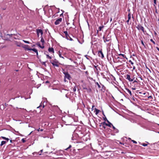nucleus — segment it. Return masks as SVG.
Here are the masks:
<instances>
[{
  "mask_svg": "<svg viewBox=\"0 0 159 159\" xmlns=\"http://www.w3.org/2000/svg\"><path fill=\"white\" fill-rule=\"evenodd\" d=\"M67 121H65L64 122V123L66 124V125H71L74 121L73 118L71 117L68 116L67 118Z\"/></svg>",
  "mask_w": 159,
  "mask_h": 159,
  "instance_id": "nucleus-1",
  "label": "nucleus"
},
{
  "mask_svg": "<svg viewBox=\"0 0 159 159\" xmlns=\"http://www.w3.org/2000/svg\"><path fill=\"white\" fill-rule=\"evenodd\" d=\"M64 74L65 75L64 77L65 79H67L69 80H70L71 78L70 75L67 72H63Z\"/></svg>",
  "mask_w": 159,
  "mask_h": 159,
  "instance_id": "nucleus-2",
  "label": "nucleus"
},
{
  "mask_svg": "<svg viewBox=\"0 0 159 159\" xmlns=\"http://www.w3.org/2000/svg\"><path fill=\"white\" fill-rule=\"evenodd\" d=\"M64 33L65 34L66 38L67 39L70 41H72L73 39L69 36L68 34V32L67 31H64Z\"/></svg>",
  "mask_w": 159,
  "mask_h": 159,
  "instance_id": "nucleus-3",
  "label": "nucleus"
},
{
  "mask_svg": "<svg viewBox=\"0 0 159 159\" xmlns=\"http://www.w3.org/2000/svg\"><path fill=\"white\" fill-rule=\"evenodd\" d=\"M25 49L27 50L28 51H33L34 52L36 53V55L37 56L38 55V50L36 49L35 48H25Z\"/></svg>",
  "mask_w": 159,
  "mask_h": 159,
  "instance_id": "nucleus-4",
  "label": "nucleus"
},
{
  "mask_svg": "<svg viewBox=\"0 0 159 159\" xmlns=\"http://www.w3.org/2000/svg\"><path fill=\"white\" fill-rule=\"evenodd\" d=\"M50 62L52 64V65L54 66H56L57 67H58L59 66V65L58 64V62L55 61H50Z\"/></svg>",
  "mask_w": 159,
  "mask_h": 159,
  "instance_id": "nucleus-5",
  "label": "nucleus"
},
{
  "mask_svg": "<svg viewBox=\"0 0 159 159\" xmlns=\"http://www.w3.org/2000/svg\"><path fill=\"white\" fill-rule=\"evenodd\" d=\"M111 36H108V35L106 38H105L104 36H103V38L104 41L105 43L106 42H108L110 41L111 40Z\"/></svg>",
  "mask_w": 159,
  "mask_h": 159,
  "instance_id": "nucleus-6",
  "label": "nucleus"
},
{
  "mask_svg": "<svg viewBox=\"0 0 159 159\" xmlns=\"http://www.w3.org/2000/svg\"><path fill=\"white\" fill-rule=\"evenodd\" d=\"M136 28L139 30H141L143 31V32L144 33V27L141 26L140 25H137V26L136 27Z\"/></svg>",
  "mask_w": 159,
  "mask_h": 159,
  "instance_id": "nucleus-7",
  "label": "nucleus"
},
{
  "mask_svg": "<svg viewBox=\"0 0 159 159\" xmlns=\"http://www.w3.org/2000/svg\"><path fill=\"white\" fill-rule=\"evenodd\" d=\"M83 89L86 90L87 92L88 93H90L92 92V89L89 87L88 88L84 87H83Z\"/></svg>",
  "mask_w": 159,
  "mask_h": 159,
  "instance_id": "nucleus-8",
  "label": "nucleus"
},
{
  "mask_svg": "<svg viewBox=\"0 0 159 159\" xmlns=\"http://www.w3.org/2000/svg\"><path fill=\"white\" fill-rule=\"evenodd\" d=\"M62 19L61 18H59L57 19L55 21L54 24L55 25H58L60 24V23L61 22Z\"/></svg>",
  "mask_w": 159,
  "mask_h": 159,
  "instance_id": "nucleus-9",
  "label": "nucleus"
},
{
  "mask_svg": "<svg viewBox=\"0 0 159 159\" xmlns=\"http://www.w3.org/2000/svg\"><path fill=\"white\" fill-rule=\"evenodd\" d=\"M98 53V56L101 57L102 58H103L104 57V55L102 51H99Z\"/></svg>",
  "mask_w": 159,
  "mask_h": 159,
  "instance_id": "nucleus-10",
  "label": "nucleus"
},
{
  "mask_svg": "<svg viewBox=\"0 0 159 159\" xmlns=\"http://www.w3.org/2000/svg\"><path fill=\"white\" fill-rule=\"evenodd\" d=\"M125 92L127 93V94H129L131 96H132V93L131 91L129 89H125Z\"/></svg>",
  "mask_w": 159,
  "mask_h": 159,
  "instance_id": "nucleus-11",
  "label": "nucleus"
},
{
  "mask_svg": "<svg viewBox=\"0 0 159 159\" xmlns=\"http://www.w3.org/2000/svg\"><path fill=\"white\" fill-rule=\"evenodd\" d=\"M36 32H37V33H38H38H39V34L40 33L42 36V35L43 34V31L41 29H37L36 30Z\"/></svg>",
  "mask_w": 159,
  "mask_h": 159,
  "instance_id": "nucleus-12",
  "label": "nucleus"
},
{
  "mask_svg": "<svg viewBox=\"0 0 159 159\" xmlns=\"http://www.w3.org/2000/svg\"><path fill=\"white\" fill-rule=\"evenodd\" d=\"M127 79L129 80V81L130 82H132L133 81L134 79H132L130 78V75H127V77L126 78Z\"/></svg>",
  "mask_w": 159,
  "mask_h": 159,
  "instance_id": "nucleus-13",
  "label": "nucleus"
},
{
  "mask_svg": "<svg viewBox=\"0 0 159 159\" xmlns=\"http://www.w3.org/2000/svg\"><path fill=\"white\" fill-rule=\"evenodd\" d=\"M48 51L50 52L54 53V52L53 48H49L48 49Z\"/></svg>",
  "mask_w": 159,
  "mask_h": 159,
  "instance_id": "nucleus-14",
  "label": "nucleus"
},
{
  "mask_svg": "<svg viewBox=\"0 0 159 159\" xmlns=\"http://www.w3.org/2000/svg\"><path fill=\"white\" fill-rule=\"evenodd\" d=\"M133 100H134V102H136V101H138L137 98H135V97H134L133 98ZM131 102L132 103H133L134 105H135V103H134V102H133L132 101H131Z\"/></svg>",
  "mask_w": 159,
  "mask_h": 159,
  "instance_id": "nucleus-15",
  "label": "nucleus"
},
{
  "mask_svg": "<svg viewBox=\"0 0 159 159\" xmlns=\"http://www.w3.org/2000/svg\"><path fill=\"white\" fill-rule=\"evenodd\" d=\"M46 53H48V52H44V54L46 55L47 56V58L48 59H52V57L51 56H49L48 54H46Z\"/></svg>",
  "mask_w": 159,
  "mask_h": 159,
  "instance_id": "nucleus-16",
  "label": "nucleus"
},
{
  "mask_svg": "<svg viewBox=\"0 0 159 159\" xmlns=\"http://www.w3.org/2000/svg\"><path fill=\"white\" fill-rule=\"evenodd\" d=\"M100 84L102 86V89H101L102 90L104 91L105 90L106 88L105 87V86L103 84H102L101 83H100Z\"/></svg>",
  "mask_w": 159,
  "mask_h": 159,
  "instance_id": "nucleus-17",
  "label": "nucleus"
},
{
  "mask_svg": "<svg viewBox=\"0 0 159 159\" xmlns=\"http://www.w3.org/2000/svg\"><path fill=\"white\" fill-rule=\"evenodd\" d=\"M41 107H42V108H43L44 107V105L43 104L42 102L40 104V105H39V106L38 107H37V108H41Z\"/></svg>",
  "mask_w": 159,
  "mask_h": 159,
  "instance_id": "nucleus-18",
  "label": "nucleus"
},
{
  "mask_svg": "<svg viewBox=\"0 0 159 159\" xmlns=\"http://www.w3.org/2000/svg\"><path fill=\"white\" fill-rule=\"evenodd\" d=\"M100 126L101 127V128H104V129H106V127L105 126L102 124V123H101L100 125Z\"/></svg>",
  "mask_w": 159,
  "mask_h": 159,
  "instance_id": "nucleus-19",
  "label": "nucleus"
},
{
  "mask_svg": "<svg viewBox=\"0 0 159 159\" xmlns=\"http://www.w3.org/2000/svg\"><path fill=\"white\" fill-rule=\"evenodd\" d=\"M57 111L59 115H60L61 112V111L59 109V107H58L57 106Z\"/></svg>",
  "mask_w": 159,
  "mask_h": 159,
  "instance_id": "nucleus-20",
  "label": "nucleus"
},
{
  "mask_svg": "<svg viewBox=\"0 0 159 159\" xmlns=\"http://www.w3.org/2000/svg\"><path fill=\"white\" fill-rule=\"evenodd\" d=\"M41 42L42 43L43 45L44 43V41L43 37L41 36Z\"/></svg>",
  "mask_w": 159,
  "mask_h": 159,
  "instance_id": "nucleus-21",
  "label": "nucleus"
},
{
  "mask_svg": "<svg viewBox=\"0 0 159 159\" xmlns=\"http://www.w3.org/2000/svg\"><path fill=\"white\" fill-rule=\"evenodd\" d=\"M6 143V141H2L1 142V143L0 144V146H2V145H3L4 144H5Z\"/></svg>",
  "mask_w": 159,
  "mask_h": 159,
  "instance_id": "nucleus-22",
  "label": "nucleus"
},
{
  "mask_svg": "<svg viewBox=\"0 0 159 159\" xmlns=\"http://www.w3.org/2000/svg\"><path fill=\"white\" fill-rule=\"evenodd\" d=\"M108 124H107V126H108L110 127H111V126L112 125V124L109 121V122H107Z\"/></svg>",
  "mask_w": 159,
  "mask_h": 159,
  "instance_id": "nucleus-23",
  "label": "nucleus"
},
{
  "mask_svg": "<svg viewBox=\"0 0 159 159\" xmlns=\"http://www.w3.org/2000/svg\"><path fill=\"white\" fill-rule=\"evenodd\" d=\"M95 114L97 115L99 113L100 111L98 109L96 108H95Z\"/></svg>",
  "mask_w": 159,
  "mask_h": 159,
  "instance_id": "nucleus-24",
  "label": "nucleus"
},
{
  "mask_svg": "<svg viewBox=\"0 0 159 159\" xmlns=\"http://www.w3.org/2000/svg\"><path fill=\"white\" fill-rule=\"evenodd\" d=\"M12 34H7L6 36L7 37L8 36L9 37H7V39H6L8 40L9 39V38H10L11 37H12Z\"/></svg>",
  "mask_w": 159,
  "mask_h": 159,
  "instance_id": "nucleus-25",
  "label": "nucleus"
},
{
  "mask_svg": "<svg viewBox=\"0 0 159 159\" xmlns=\"http://www.w3.org/2000/svg\"><path fill=\"white\" fill-rule=\"evenodd\" d=\"M40 61L41 63V64H42V65H44L45 67H46L47 66V65L46 64V62H45L41 61Z\"/></svg>",
  "mask_w": 159,
  "mask_h": 159,
  "instance_id": "nucleus-26",
  "label": "nucleus"
},
{
  "mask_svg": "<svg viewBox=\"0 0 159 159\" xmlns=\"http://www.w3.org/2000/svg\"><path fill=\"white\" fill-rule=\"evenodd\" d=\"M139 143L141 145H143V146L145 147L147 146V144L144 143H141L140 142H139Z\"/></svg>",
  "mask_w": 159,
  "mask_h": 159,
  "instance_id": "nucleus-27",
  "label": "nucleus"
},
{
  "mask_svg": "<svg viewBox=\"0 0 159 159\" xmlns=\"http://www.w3.org/2000/svg\"><path fill=\"white\" fill-rule=\"evenodd\" d=\"M2 138L3 139L7 140V142L9 140V139L8 138H7L4 137H2Z\"/></svg>",
  "mask_w": 159,
  "mask_h": 159,
  "instance_id": "nucleus-28",
  "label": "nucleus"
},
{
  "mask_svg": "<svg viewBox=\"0 0 159 159\" xmlns=\"http://www.w3.org/2000/svg\"><path fill=\"white\" fill-rule=\"evenodd\" d=\"M58 54H59V57H61L63 59H64V58L62 56H61V52L59 51L58 52Z\"/></svg>",
  "mask_w": 159,
  "mask_h": 159,
  "instance_id": "nucleus-29",
  "label": "nucleus"
},
{
  "mask_svg": "<svg viewBox=\"0 0 159 159\" xmlns=\"http://www.w3.org/2000/svg\"><path fill=\"white\" fill-rule=\"evenodd\" d=\"M119 56H122L123 57L125 58L126 59H127V58L126 57V56L124 54H119Z\"/></svg>",
  "mask_w": 159,
  "mask_h": 159,
  "instance_id": "nucleus-30",
  "label": "nucleus"
},
{
  "mask_svg": "<svg viewBox=\"0 0 159 159\" xmlns=\"http://www.w3.org/2000/svg\"><path fill=\"white\" fill-rule=\"evenodd\" d=\"M131 14L130 13H129L128 14V19L129 20H130V19H131Z\"/></svg>",
  "mask_w": 159,
  "mask_h": 159,
  "instance_id": "nucleus-31",
  "label": "nucleus"
},
{
  "mask_svg": "<svg viewBox=\"0 0 159 159\" xmlns=\"http://www.w3.org/2000/svg\"><path fill=\"white\" fill-rule=\"evenodd\" d=\"M95 84L97 85L98 87V88L100 89L101 88V87L100 85L98 84V82H96L95 83Z\"/></svg>",
  "mask_w": 159,
  "mask_h": 159,
  "instance_id": "nucleus-32",
  "label": "nucleus"
},
{
  "mask_svg": "<svg viewBox=\"0 0 159 159\" xmlns=\"http://www.w3.org/2000/svg\"><path fill=\"white\" fill-rule=\"evenodd\" d=\"M33 154L35 157H36L37 155H38V152H33Z\"/></svg>",
  "mask_w": 159,
  "mask_h": 159,
  "instance_id": "nucleus-33",
  "label": "nucleus"
},
{
  "mask_svg": "<svg viewBox=\"0 0 159 159\" xmlns=\"http://www.w3.org/2000/svg\"><path fill=\"white\" fill-rule=\"evenodd\" d=\"M23 41L25 43H28V44H29L30 43V42L28 41H26V40H23Z\"/></svg>",
  "mask_w": 159,
  "mask_h": 159,
  "instance_id": "nucleus-34",
  "label": "nucleus"
},
{
  "mask_svg": "<svg viewBox=\"0 0 159 159\" xmlns=\"http://www.w3.org/2000/svg\"><path fill=\"white\" fill-rule=\"evenodd\" d=\"M103 26H100L99 27V31H101V30L103 28Z\"/></svg>",
  "mask_w": 159,
  "mask_h": 159,
  "instance_id": "nucleus-35",
  "label": "nucleus"
},
{
  "mask_svg": "<svg viewBox=\"0 0 159 159\" xmlns=\"http://www.w3.org/2000/svg\"><path fill=\"white\" fill-rule=\"evenodd\" d=\"M103 120L105 121H107V122H109V121L107 120V118L105 117L104 118H103Z\"/></svg>",
  "mask_w": 159,
  "mask_h": 159,
  "instance_id": "nucleus-36",
  "label": "nucleus"
},
{
  "mask_svg": "<svg viewBox=\"0 0 159 159\" xmlns=\"http://www.w3.org/2000/svg\"><path fill=\"white\" fill-rule=\"evenodd\" d=\"M150 41L151 42H152L154 44H155V42L152 39H150Z\"/></svg>",
  "mask_w": 159,
  "mask_h": 159,
  "instance_id": "nucleus-37",
  "label": "nucleus"
},
{
  "mask_svg": "<svg viewBox=\"0 0 159 159\" xmlns=\"http://www.w3.org/2000/svg\"><path fill=\"white\" fill-rule=\"evenodd\" d=\"M111 126H112L113 129H114V132L115 133V129L116 128L113 125Z\"/></svg>",
  "mask_w": 159,
  "mask_h": 159,
  "instance_id": "nucleus-38",
  "label": "nucleus"
},
{
  "mask_svg": "<svg viewBox=\"0 0 159 159\" xmlns=\"http://www.w3.org/2000/svg\"><path fill=\"white\" fill-rule=\"evenodd\" d=\"M71 145H70L69 146V147L68 148H66V149H65V150H67L68 149H69L70 148H71Z\"/></svg>",
  "mask_w": 159,
  "mask_h": 159,
  "instance_id": "nucleus-39",
  "label": "nucleus"
},
{
  "mask_svg": "<svg viewBox=\"0 0 159 159\" xmlns=\"http://www.w3.org/2000/svg\"><path fill=\"white\" fill-rule=\"evenodd\" d=\"M102 124H103V125H104L105 126V125H106L107 126V124L106 123L105 121L104 122H103L102 123H101Z\"/></svg>",
  "mask_w": 159,
  "mask_h": 159,
  "instance_id": "nucleus-40",
  "label": "nucleus"
},
{
  "mask_svg": "<svg viewBox=\"0 0 159 159\" xmlns=\"http://www.w3.org/2000/svg\"><path fill=\"white\" fill-rule=\"evenodd\" d=\"M153 1H154V6L156 7L155 4H156L157 1H156V0H153Z\"/></svg>",
  "mask_w": 159,
  "mask_h": 159,
  "instance_id": "nucleus-41",
  "label": "nucleus"
},
{
  "mask_svg": "<svg viewBox=\"0 0 159 159\" xmlns=\"http://www.w3.org/2000/svg\"><path fill=\"white\" fill-rule=\"evenodd\" d=\"M141 42L143 46L144 47H145V44H144L142 40H141Z\"/></svg>",
  "mask_w": 159,
  "mask_h": 159,
  "instance_id": "nucleus-42",
  "label": "nucleus"
},
{
  "mask_svg": "<svg viewBox=\"0 0 159 159\" xmlns=\"http://www.w3.org/2000/svg\"><path fill=\"white\" fill-rule=\"evenodd\" d=\"M129 62L131 63V64L132 65H133L134 64V63L131 60H129Z\"/></svg>",
  "mask_w": 159,
  "mask_h": 159,
  "instance_id": "nucleus-43",
  "label": "nucleus"
},
{
  "mask_svg": "<svg viewBox=\"0 0 159 159\" xmlns=\"http://www.w3.org/2000/svg\"><path fill=\"white\" fill-rule=\"evenodd\" d=\"M21 141L23 142V143H25V142L26 141L25 140V139H21Z\"/></svg>",
  "mask_w": 159,
  "mask_h": 159,
  "instance_id": "nucleus-44",
  "label": "nucleus"
},
{
  "mask_svg": "<svg viewBox=\"0 0 159 159\" xmlns=\"http://www.w3.org/2000/svg\"><path fill=\"white\" fill-rule=\"evenodd\" d=\"M37 45H38L39 48L40 46H41L40 44L39 43H38L36 44Z\"/></svg>",
  "mask_w": 159,
  "mask_h": 159,
  "instance_id": "nucleus-45",
  "label": "nucleus"
},
{
  "mask_svg": "<svg viewBox=\"0 0 159 159\" xmlns=\"http://www.w3.org/2000/svg\"><path fill=\"white\" fill-rule=\"evenodd\" d=\"M119 132V130L117 129H115V133H118Z\"/></svg>",
  "mask_w": 159,
  "mask_h": 159,
  "instance_id": "nucleus-46",
  "label": "nucleus"
},
{
  "mask_svg": "<svg viewBox=\"0 0 159 159\" xmlns=\"http://www.w3.org/2000/svg\"><path fill=\"white\" fill-rule=\"evenodd\" d=\"M37 130L38 131H42L43 130V129H40V128H39Z\"/></svg>",
  "mask_w": 159,
  "mask_h": 159,
  "instance_id": "nucleus-47",
  "label": "nucleus"
},
{
  "mask_svg": "<svg viewBox=\"0 0 159 159\" xmlns=\"http://www.w3.org/2000/svg\"><path fill=\"white\" fill-rule=\"evenodd\" d=\"M77 39L78 40V41L79 42V43L81 44H82L83 43V41H82V42H80L78 39Z\"/></svg>",
  "mask_w": 159,
  "mask_h": 159,
  "instance_id": "nucleus-48",
  "label": "nucleus"
},
{
  "mask_svg": "<svg viewBox=\"0 0 159 159\" xmlns=\"http://www.w3.org/2000/svg\"><path fill=\"white\" fill-rule=\"evenodd\" d=\"M148 98H149V99H153V97L152 96H149L148 97Z\"/></svg>",
  "mask_w": 159,
  "mask_h": 159,
  "instance_id": "nucleus-49",
  "label": "nucleus"
},
{
  "mask_svg": "<svg viewBox=\"0 0 159 159\" xmlns=\"http://www.w3.org/2000/svg\"><path fill=\"white\" fill-rule=\"evenodd\" d=\"M132 141L134 143H137V142L136 141L134 140H132Z\"/></svg>",
  "mask_w": 159,
  "mask_h": 159,
  "instance_id": "nucleus-50",
  "label": "nucleus"
},
{
  "mask_svg": "<svg viewBox=\"0 0 159 159\" xmlns=\"http://www.w3.org/2000/svg\"><path fill=\"white\" fill-rule=\"evenodd\" d=\"M76 88L75 87L73 89V90L74 92H75L76 91Z\"/></svg>",
  "mask_w": 159,
  "mask_h": 159,
  "instance_id": "nucleus-51",
  "label": "nucleus"
},
{
  "mask_svg": "<svg viewBox=\"0 0 159 159\" xmlns=\"http://www.w3.org/2000/svg\"><path fill=\"white\" fill-rule=\"evenodd\" d=\"M40 48H42V49H43L44 48V46L43 45V46H40Z\"/></svg>",
  "mask_w": 159,
  "mask_h": 159,
  "instance_id": "nucleus-52",
  "label": "nucleus"
},
{
  "mask_svg": "<svg viewBox=\"0 0 159 159\" xmlns=\"http://www.w3.org/2000/svg\"><path fill=\"white\" fill-rule=\"evenodd\" d=\"M41 153L40 151L38 152V155H41Z\"/></svg>",
  "mask_w": 159,
  "mask_h": 159,
  "instance_id": "nucleus-53",
  "label": "nucleus"
},
{
  "mask_svg": "<svg viewBox=\"0 0 159 159\" xmlns=\"http://www.w3.org/2000/svg\"><path fill=\"white\" fill-rule=\"evenodd\" d=\"M94 107V105H93L92 106V110H93V107Z\"/></svg>",
  "mask_w": 159,
  "mask_h": 159,
  "instance_id": "nucleus-54",
  "label": "nucleus"
},
{
  "mask_svg": "<svg viewBox=\"0 0 159 159\" xmlns=\"http://www.w3.org/2000/svg\"><path fill=\"white\" fill-rule=\"evenodd\" d=\"M85 57H86V58L88 59H89V58H88V57H89V56H87V55H86L85 56Z\"/></svg>",
  "mask_w": 159,
  "mask_h": 159,
  "instance_id": "nucleus-55",
  "label": "nucleus"
},
{
  "mask_svg": "<svg viewBox=\"0 0 159 159\" xmlns=\"http://www.w3.org/2000/svg\"><path fill=\"white\" fill-rule=\"evenodd\" d=\"M94 66V67L95 68H96V70H98V69H97V66Z\"/></svg>",
  "mask_w": 159,
  "mask_h": 159,
  "instance_id": "nucleus-56",
  "label": "nucleus"
},
{
  "mask_svg": "<svg viewBox=\"0 0 159 159\" xmlns=\"http://www.w3.org/2000/svg\"><path fill=\"white\" fill-rule=\"evenodd\" d=\"M55 17H56L55 14V15H53L52 16V18H55Z\"/></svg>",
  "mask_w": 159,
  "mask_h": 159,
  "instance_id": "nucleus-57",
  "label": "nucleus"
},
{
  "mask_svg": "<svg viewBox=\"0 0 159 159\" xmlns=\"http://www.w3.org/2000/svg\"><path fill=\"white\" fill-rule=\"evenodd\" d=\"M60 16H61H61L63 17V13H62L61 14H60Z\"/></svg>",
  "mask_w": 159,
  "mask_h": 159,
  "instance_id": "nucleus-58",
  "label": "nucleus"
},
{
  "mask_svg": "<svg viewBox=\"0 0 159 159\" xmlns=\"http://www.w3.org/2000/svg\"><path fill=\"white\" fill-rule=\"evenodd\" d=\"M129 19H128L127 20V24H129Z\"/></svg>",
  "mask_w": 159,
  "mask_h": 159,
  "instance_id": "nucleus-59",
  "label": "nucleus"
},
{
  "mask_svg": "<svg viewBox=\"0 0 159 159\" xmlns=\"http://www.w3.org/2000/svg\"><path fill=\"white\" fill-rule=\"evenodd\" d=\"M137 81L136 80H134L133 82V83H137Z\"/></svg>",
  "mask_w": 159,
  "mask_h": 159,
  "instance_id": "nucleus-60",
  "label": "nucleus"
},
{
  "mask_svg": "<svg viewBox=\"0 0 159 159\" xmlns=\"http://www.w3.org/2000/svg\"><path fill=\"white\" fill-rule=\"evenodd\" d=\"M156 48H157V50H158L159 51V48L157 47Z\"/></svg>",
  "mask_w": 159,
  "mask_h": 159,
  "instance_id": "nucleus-61",
  "label": "nucleus"
},
{
  "mask_svg": "<svg viewBox=\"0 0 159 159\" xmlns=\"http://www.w3.org/2000/svg\"><path fill=\"white\" fill-rule=\"evenodd\" d=\"M37 34L38 37H39V33H38H38H37Z\"/></svg>",
  "mask_w": 159,
  "mask_h": 159,
  "instance_id": "nucleus-62",
  "label": "nucleus"
},
{
  "mask_svg": "<svg viewBox=\"0 0 159 159\" xmlns=\"http://www.w3.org/2000/svg\"><path fill=\"white\" fill-rule=\"evenodd\" d=\"M135 68V67L134 66L133 67V69L134 70Z\"/></svg>",
  "mask_w": 159,
  "mask_h": 159,
  "instance_id": "nucleus-63",
  "label": "nucleus"
},
{
  "mask_svg": "<svg viewBox=\"0 0 159 159\" xmlns=\"http://www.w3.org/2000/svg\"><path fill=\"white\" fill-rule=\"evenodd\" d=\"M49 83V81H47L46 82V83Z\"/></svg>",
  "mask_w": 159,
  "mask_h": 159,
  "instance_id": "nucleus-64",
  "label": "nucleus"
}]
</instances>
